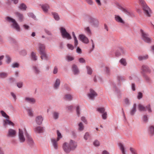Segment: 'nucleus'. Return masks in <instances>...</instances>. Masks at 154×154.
<instances>
[{
  "label": "nucleus",
  "instance_id": "nucleus-1",
  "mask_svg": "<svg viewBox=\"0 0 154 154\" xmlns=\"http://www.w3.org/2000/svg\"><path fill=\"white\" fill-rule=\"evenodd\" d=\"M5 19L7 21L12 23L11 25L12 27L15 29L17 31L20 32V26L15 19L9 17H6Z\"/></svg>",
  "mask_w": 154,
  "mask_h": 154
},
{
  "label": "nucleus",
  "instance_id": "nucleus-2",
  "mask_svg": "<svg viewBox=\"0 0 154 154\" xmlns=\"http://www.w3.org/2000/svg\"><path fill=\"white\" fill-rule=\"evenodd\" d=\"M28 133L26 130L24 131L20 129H19L18 140L21 143H24L26 140V135L25 133Z\"/></svg>",
  "mask_w": 154,
  "mask_h": 154
},
{
  "label": "nucleus",
  "instance_id": "nucleus-3",
  "mask_svg": "<svg viewBox=\"0 0 154 154\" xmlns=\"http://www.w3.org/2000/svg\"><path fill=\"white\" fill-rule=\"evenodd\" d=\"M140 31L142 39L146 43H150L151 39L149 37V35L142 29H141Z\"/></svg>",
  "mask_w": 154,
  "mask_h": 154
},
{
  "label": "nucleus",
  "instance_id": "nucleus-4",
  "mask_svg": "<svg viewBox=\"0 0 154 154\" xmlns=\"http://www.w3.org/2000/svg\"><path fill=\"white\" fill-rule=\"evenodd\" d=\"M60 30L63 38H67L68 40L71 39L72 37L71 35L67 32L65 28L61 27L60 28Z\"/></svg>",
  "mask_w": 154,
  "mask_h": 154
},
{
  "label": "nucleus",
  "instance_id": "nucleus-5",
  "mask_svg": "<svg viewBox=\"0 0 154 154\" xmlns=\"http://www.w3.org/2000/svg\"><path fill=\"white\" fill-rule=\"evenodd\" d=\"M89 21L91 25L94 27H97L99 26V21L96 18L90 17L89 19Z\"/></svg>",
  "mask_w": 154,
  "mask_h": 154
},
{
  "label": "nucleus",
  "instance_id": "nucleus-6",
  "mask_svg": "<svg viewBox=\"0 0 154 154\" xmlns=\"http://www.w3.org/2000/svg\"><path fill=\"white\" fill-rule=\"evenodd\" d=\"M142 8L144 14L147 17H150L152 12L149 7L146 5H144Z\"/></svg>",
  "mask_w": 154,
  "mask_h": 154
},
{
  "label": "nucleus",
  "instance_id": "nucleus-7",
  "mask_svg": "<svg viewBox=\"0 0 154 154\" xmlns=\"http://www.w3.org/2000/svg\"><path fill=\"white\" fill-rule=\"evenodd\" d=\"M16 134L15 130L10 128L8 130L7 136L8 137H14L16 136Z\"/></svg>",
  "mask_w": 154,
  "mask_h": 154
},
{
  "label": "nucleus",
  "instance_id": "nucleus-8",
  "mask_svg": "<svg viewBox=\"0 0 154 154\" xmlns=\"http://www.w3.org/2000/svg\"><path fill=\"white\" fill-rule=\"evenodd\" d=\"M63 148L64 152L66 153H69L71 150L69 143H64L63 145Z\"/></svg>",
  "mask_w": 154,
  "mask_h": 154
},
{
  "label": "nucleus",
  "instance_id": "nucleus-9",
  "mask_svg": "<svg viewBox=\"0 0 154 154\" xmlns=\"http://www.w3.org/2000/svg\"><path fill=\"white\" fill-rule=\"evenodd\" d=\"M97 96V93L94 90L91 89L90 90V92L88 94V96L90 99L94 100Z\"/></svg>",
  "mask_w": 154,
  "mask_h": 154
},
{
  "label": "nucleus",
  "instance_id": "nucleus-10",
  "mask_svg": "<svg viewBox=\"0 0 154 154\" xmlns=\"http://www.w3.org/2000/svg\"><path fill=\"white\" fill-rule=\"evenodd\" d=\"M40 5L43 11L45 13L48 12L49 10L50 9L49 5L47 4Z\"/></svg>",
  "mask_w": 154,
  "mask_h": 154
},
{
  "label": "nucleus",
  "instance_id": "nucleus-11",
  "mask_svg": "<svg viewBox=\"0 0 154 154\" xmlns=\"http://www.w3.org/2000/svg\"><path fill=\"white\" fill-rule=\"evenodd\" d=\"M26 135V140L28 144L31 146H32L34 144V142L31 136L28 133L25 134Z\"/></svg>",
  "mask_w": 154,
  "mask_h": 154
},
{
  "label": "nucleus",
  "instance_id": "nucleus-12",
  "mask_svg": "<svg viewBox=\"0 0 154 154\" xmlns=\"http://www.w3.org/2000/svg\"><path fill=\"white\" fill-rule=\"evenodd\" d=\"M14 14L16 17L18 18L19 21L21 22L23 20L24 17L23 14L18 12H15L14 13Z\"/></svg>",
  "mask_w": 154,
  "mask_h": 154
},
{
  "label": "nucleus",
  "instance_id": "nucleus-13",
  "mask_svg": "<svg viewBox=\"0 0 154 154\" xmlns=\"http://www.w3.org/2000/svg\"><path fill=\"white\" fill-rule=\"evenodd\" d=\"M79 37L80 39L83 43L86 44L89 43L88 39L85 35H80Z\"/></svg>",
  "mask_w": 154,
  "mask_h": 154
},
{
  "label": "nucleus",
  "instance_id": "nucleus-14",
  "mask_svg": "<svg viewBox=\"0 0 154 154\" xmlns=\"http://www.w3.org/2000/svg\"><path fill=\"white\" fill-rule=\"evenodd\" d=\"M71 150H74L77 147V143L75 141L71 140L69 143Z\"/></svg>",
  "mask_w": 154,
  "mask_h": 154
},
{
  "label": "nucleus",
  "instance_id": "nucleus-15",
  "mask_svg": "<svg viewBox=\"0 0 154 154\" xmlns=\"http://www.w3.org/2000/svg\"><path fill=\"white\" fill-rule=\"evenodd\" d=\"M8 125L14 126V124L9 120V118H6V119L3 120V125L6 127Z\"/></svg>",
  "mask_w": 154,
  "mask_h": 154
},
{
  "label": "nucleus",
  "instance_id": "nucleus-16",
  "mask_svg": "<svg viewBox=\"0 0 154 154\" xmlns=\"http://www.w3.org/2000/svg\"><path fill=\"white\" fill-rule=\"evenodd\" d=\"M24 100L26 102L32 104H34L36 102L35 99L29 97H27L25 98Z\"/></svg>",
  "mask_w": 154,
  "mask_h": 154
},
{
  "label": "nucleus",
  "instance_id": "nucleus-17",
  "mask_svg": "<svg viewBox=\"0 0 154 154\" xmlns=\"http://www.w3.org/2000/svg\"><path fill=\"white\" fill-rule=\"evenodd\" d=\"M51 141L52 144V145L55 149H57L58 148V144L57 139L52 138L51 139Z\"/></svg>",
  "mask_w": 154,
  "mask_h": 154
},
{
  "label": "nucleus",
  "instance_id": "nucleus-18",
  "mask_svg": "<svg viewBox=\"0 0 154 154\" xmlns=\"http://www.w3.org/2000/svg\"><path fill=\"white\" fill-rule=\"evenodd\" d=\"M38 46L40 53L45 52V46L44 44L39 43L38 44Z\"/></svg>",
  "mask_w": 154,
  "mask_h": 154
},
{
  "label": "nucleus",
  "instance_id": "nucleus-19",
  "mask_svg": "<svg viewBox=\"0 0 154 154\" xmlns=\"http://www.w3.org/2000/svg\"><path fill=\"white\" fill-rule=\"evenodd\" d=\"M115 19L116 22L118 23L123 24L125 23L124 21L118 15H115Z\"/></svg>",
  "mask_w": 154,
  "mask_h": 154
},
{
  "label": "nucleus",
  "instance_id": "nucleus-20",
  "mask_svg": "<svg viewBox=\"0 0 154 154\" xmlns=\"http://www.w3.org/2000/svg\"><path fill=\"white\" fill-rule=\"evenodd\" d=\"M43 119L42 116H37L35 119V121L37 124L41 125L43 121Z\"/></svg>",
  "mask_w": 154,
  "mask_h": 154
},
{
  "label": "nucleus",
  "instance_id": "nucleus-21",
  "mask_svg": "<svg viewBox=\"0 0 154 154\" xmlns=\"http://www.w3.org/2000/svg\"><path fill=\"white\" fill-rule=\"evenodd\" d=\"M34 131L36 133H42L44 132V129L41 126H38L34 128Z\"/></svg>",
  "mask_w": 154,
  "mask_h": 154
},
{
  "label": "nucleus",
  "instance_id": "nucleus-22",
  "mask_svg": "<svg viewBox=\"0 0 154 154\" xmlns=\"http://www.w3.org/2000/svg\"><path fill=\"white\" fill-rule=\"evenodd\" d=\"M148 131L150 135H153L154 134V125L150 126L148 128Z\"/></svg>",
  "mask_w": 154,
  "mask_h": 154
},
{
  "label": "nucleus",
  "instance_id": "nucleus-23",
  "mask_svg": "<svg viewBox=\"0 0 154 154\" xmlns=\"http://www.w3.org/2000/svg\"><path fill=\"white\" fill-rule=\"evenodd\" d=\"M141 69L144 72H150V70L149 67L146 65H143L142 66Z\"/></svg>",
  "mask_w": 154,
  "mask_h": 154
},
{
  "label": "nucleus",
  "instance_id": "nucleus-24",
  "mask_svg": "<svg viewBox=\"0 0 154 154\" xmlns=\"http://www.w3.org/2000/svg\"><path fill=\"white\" fill-rule=\"evenodd\" d=\"M119 51L120 52V53H118L116 52V56H119L121 55V54H124L125 53V51L124 48L122 47H120L119 48Z\"/></svg>",
  "mask_w": 154,
  "mask_h": 154
},
{
  "label": "nucleus",
  "instance_id": "nucleus-25",
  "mask_svg": "<svg viewBox=\"0 0 154 154\" xmlns=\"http://www.w3.org/2000/svg\"><path fill=\"white\" fill-rule=\"evenodd\" d=\"M8 75V74L7 72H0V79H4L7 78Z\"/></svg>",
  "mask_w": 154,
  "mask_h": 154
},
{
  "label": "nucleus",
  "instance_id": "nucleus-26",
  "mask_svg": "<svg viewBox=\"0 0 154 154\" xmlns=\"http://www.w3.org/2000/svg\"><path fill=\"white\" fill-rule=\"evenodd\" d=\"M51 14L55 20L58 21L60 20V18L57 13L55 12H51Z\"/></svg>",
  "mask_w": 154,
  "mask_h": 154
},
{
  "label": "nucleus",
  "instance_id": "nucleus-27",
  "mask_svg": "<svg viewBox=\"0 0 154 154\" xmlns=\"http://www.w3.org/2000/svg\"><path fill=\"white\" fill-rule=\"evenodd\" d=\"M120 149L122 151V154H126L125 149L123 145L120 143L119 144Z\"/></svg>",
  "mask_w": 154,
  "mask_h": 154
},
{
  "label": "nucleus",
  "instance_id": "nucleus-28",
  "mask_svg": "<svg viewBox=\"0 0 154 154\" xmlns=\"http://www.w3.org/2000/svg\"><path fill=\"white\" fill-rule=\"evenodd\" d=\"M136 104H134L133 106V107L131 109L130 112V114L133 116L134 115V114H135V112H136Z\"/></svg>",
  "mask_w": 154,
  "mask_h": 154
},
{
  "label": "nucleus",
  "instance_id": "nucleus-29",
  "mask_svg": "<svg viewBox=\"0 0 154 154\" xmlns=\"http://www.w3.org/2000/svg\"><path fill=\"white\" fill-rule=\"evenodd\" d=\"M118 8L119 9L123 11L124 12L128 14H130V12L126 8H123L120 5L118 6Z\"/></svg>",
  "mask_w": 154,
  "mask_h": 154
},
{
  "label": "nucleus",
  "instance_id": "nucleus-30",
  "mask_svg": "<svg viewBox=\"0 0 154 154\" xmlns=\"http://www.w3.org/2000/svg\"><path fill=\"white\" fill-rule=\"evenodd\" d=\"M60 80L58 79H56L54 85V88L55 89H57L59 87L60 84Z\"/></svg>",
  "mask_w": 154,
  "mask_h": 154
},
{
  "label": "nucleus",
  "instance_id": "nucleus-31",
  "mask_svg": "<svg viewBox=\"0 0 154 154\" xmlns=\"http://www.w3.org/2000/svg\"><path fill=\"white\" fill-rule=\"evenodd\" d=\"M149 57L148 55H142L138 57V59L140 61L143 60L147 59Z\"/></svg>",
  "mask_w": 154,
  "mask_h": 154
},
{
  "label": "nucleus",
  "instance_id": "nucleus-32",
  "mask_svg": "<svg viewBox=\"0 0 154 154\" xmlns=\"http://www.w3.org/2000/svg\"><path fill=\"white\" fill-rule=\"evenodd\" d=\"M41 56V58L42 60H47L48 59V57L47 56L45 52H43L42 53H40Z\"/></svg>",
  "mask_w": 154,
  "mask_h": 154
},
{
  "label": "nucleus",
  "instance_id": "nucleus-33",
  "mask_svg": "<svg viewBox=\"0 0 154 154\" xmlns=\"http://www.w3.org/2000/svg\"><path fill=\"white\" fill-rule=\"evenodd\" d=\"M146 106H144L141 104H139L138 105V109L140 111H146Z\"/></svg>",
  "mask_w": 154,
  "mask_h": 154
},
{
  "label": "nucleus",
  "instance_id": "nucleus-34",
  "mask_svg": "<svg viewBox=\"0 0 154 154\" xmlns=\"http://www.w3.org/2000/svg\"><path fill=\"white\" fill-rule=\"evenodd\" d=\"M31 58L32 60L34 61H36L37 60V57L36 55V54L33 52L31 53Z\"/></svg>",
  "mask_w": 154,
  "mask_h": 154
},
{
  "label": "nucleus",
  "instance_id": "nucleus-35",
  "mask_svg": "<svg viewBox=\"0 0 154 154\" xmlns=\"http://www.w3.org/2000/svg\"><path fill=\"white\" fill-rule=\"evenodd\" d=\"M59 113L56 111H54L53 112L52 115L53 118L54 119H57L59 116Z\"/></svg>",
  "mask_w": 154,
  "mask_h": 154
},
{
  "label": "nucleus",
  "instance_id": "nucleus-36",
  "mask_svg": "<svg viewBox=\"0 0 154 154\" xmlns=\"http://www.w3.org/2000/svg\"><path fill=\"white\" fill-rule=\"evenodd\" d=\"M84 30L85 32L88 35H91L92 34V32L89 27H87L85 28Z\"/></svg>",
  "mask_w": 154,
  "mask_h": 154
},
{
  "label": "nucleus",
  "instance_id": "nucleus-37",
  "mask_svg": "<svg viewBox=\"0 0 154 154\" xmlns=\"http://www.w3.org/2000/svg\"><path fill=\"white\" fill-rule=\"evenodd\" d=\"M72 70L75 74H77L79 73V70L77 66L75 65H73L72 66Z\"/></svg>",
  "mask_w": 154,
  "mask_h": 154
},
{
  "label": "nucleus",
  "instance_id": "nucleus-38",
  "mask_svg": "<svg viewBox=\"0 0 154 154\" xmlns=\"http://www.w3.org/2000/svg\"><path fill=\"white\" fill-rule=\"evenodd\" d=\"M64 98L69 100H71L73 99V97L70 94H67L65 95L64 96Z\"/></svg>",
  "mask_w": 154,
  "mask_h": 154
},
{
  "label": "nucleus",
  "instance_id": "nucleus-39",
  "mask_svg": "<svg viewBox=\"0 0 154 154\" xmlns=\"http://www.w3.org/2000/svg\"><path fill=\"white\" fill-rule=\"evenodd\" d=\"M97 110L99 112L102 114L106 112L105 111V108L102 107L97 108Z\"/></svg>",
  "mask_w": 154,
  "mask_h": 154
},
{
  "label": "nucleus",
  "instance_id": "nucleus-40",
  "mask_svg": "<svg viewBox=\"0 0 154 154\" xmlns=\"http://www.w3.org/2000/svg\"><path fill=\"white\" fill-rule=\"evenodd\" d=\"M119 62L123 66H125L127 65L126 60L124 58H122L119 60Z\"/></svg>",
  "mask_w": 154,
  "mask_h": 154
},
{
  "label": "nucleus",
  "instance_id": "nucleus-41",
  "mask_svg": "<svg viewBox=\"0 0 154 154\" xmlns=\"http://www.w3.org/2000/svg\"><path fill=\"white\" fill-rule=\"evenodd\" d=\"M33 69L35 74H38L40 72V71L37 67L35 66H33Z\"/></svg>",
  "mask_w": 154,
  "mask_h": 154
},
{
  "label": "nucleus",
  "instance_id": "nucleus-42",
  "mask_svg": "<svg viewBox=\"0 0 154 154\" xmlns=\"http://www.w3.org/2000/svg\"><path fill=\"white\" fill-rule=\"evenodd\" d=\"M19 8L20 10H26V6L25 5L22 3L20 5Z\"/></svg>",
  "mask_w": 154,
  "mask_h": 154
},
{
  "label": "nucleus",
  "instance_id": "nucleus-43",
  "mask_svg": "<svg viewBox=\"0 0 154 154\" xmlns=\"http://www.w3.org/2000/svg\"><path fill=\"white\" fill-rule=\"evenodd\" d=\"M104 70L106 74L108 75L110 74V70L109 67L107 66L105 67Z\"/></svg>",
  "mask_w": 154,
  "mask_h": 154
},
{
  "label": "nucleus",
  "instance_id": "nucleus-44",
  "mask_svg": "<svg viewBox=\"0 0 154 154\" xmlns=\"http://www.w3.org/2000/svg\"><path fill=\"white\" fill-rule=\"evenodd\" d=\"M0 113H1L2 116L5 118L6 119L9 118V116H8L4 111L3 110L1 111Z\"/></svg>",
  "mask_w": 154,
  "mask_h": 154
},
{
  "label": "nucleus",
  "instance_id": "nucleus-45",
  "mask_svg": "<svg viewBox=\"0 0 154 154\" xmlns=\"http://www.w3.org/2000/svg\"><path fill=\"white\" fill-rule=\"evenodd\" d=\"M79 130L80 131H82L84 129V127L82 123L80 122L79 125Z\"/></svg>",
  "mask_w": 154,
  "mask_h": 154
},
{
  "label": "nucleus",
  "instance_id": "nucleus-46",
  "mask_svg": "<svg viewBox=\"0 0 154 154\" xmlns=\"http://www.w3.org/2000/svg\"><path fill=\"white\" fill-rule=\"evenodd\" d=\"M57 141H59L60 139L62 138V137L61 134L60 133V132L58 130L57 131Z\"/></svg>",
  "mask_w": 154,
  "mask_h": 154
},
{
  "label": "nucleus",
  "instance_id": "nucleus-47",
  "mask_svg": "<svg viewBox=\"0 0 154 154\" xmlns=\"http://www.w3.org/2000/svg\"><path fill=\"white\" fill-rule=\"evenodd\" d=\"M90 137V134L89 133L87 132L85 133L84 136V138L85 140H87L89 139Z\"/></svg>",
  "mask_w": 154,
  "mask_h": 154
},
{
  "label": "nucleus",
  "instance_id": "nucleus-48",
  "mask_svg": "<svg viewBox=\"0 0 154 154\" xmlns=\"http://www.w3.org/2000/svg\"><path fill=\"white\" fill-rule=\"evenodd\" d=\"M66 60L68 61H71L74 60V58L72 56L67 55L66 57Z\"/></svg>",
  "mask_w": 154,
  "mask_h": 154
},
{
  "label": "nucleus",
  "instance_id": "nucleus-49",
  "mask_svg": "<svg viewBox=\"0 0 154 154\" xmlns=\"http://www.w3.org/2000/svg\"><path fill=\"white\" fill-rule=\"evenodd\" d=\"M130 150L132 154H137L136 150L132 147L130 148Z\"/></svg>",
  "mask_w": 154,
  "mask_h": 154
},
{
  "label": "nucleus",
  "instance_id": "nucleus-50",
  "mask_svg": "<svg viewBox=\"0 0 154 154\" xmlns=\"http://www.w3.org/2000/svg\"><path fill=\"white\" fill-rule=\"evenodd\" d=\"M117 79L118 80L120 81H122L125 80V77L121 76H118L117 77Z\"/></svg>",
  "mask_w": 154,
  "mask_h": 154
},
{
  "label": "nucleus",
  "instance_id": "nucleus-51",
  "mask_svg": "<svg viewBox=\"0 0 154 154\" xmlns=\"http://www.w3.org/2000/svg\"><path fill=\"white\" fill-rule=\"evenodd\" d=\"M86 68L87 70L88 73V74H91L92 73V70L91 68L88 66H86Z\"/></svg>",
  "mask_w": 154,
  "mask_h": 154
},
{
  "label": "nucleus",
  "instance_id": "nucleus-52",
  "mask_svg": "<svg viewBox=\"0 0 154 154\" xmlns=\"http://www.w3.org/2000/svg\"><path fill=\"white\" fill-rule=\"evenodd\" d=\"M19 66V64L17 63H14L12 64V67L13 68H18Z\"/></svg>",
  "mask_w": 154,
  "mask_h": 154
},
{
  "label": "nucleus",
  "instance_id": "nucleus-53",
  "mask_svg": "<svg viewBox=\"0 0 154 154\" xmlns=\"http://www.w3.org/2000/svg\"><path fill=\"white\" fill-rule=\"evenodd\" d=\"M87 3L89 5H92L94 4V2L92 0H85Z\"/></svg>",
  "mask_w": 154,
  "mask_h": 154
},
{
  "label": "nucleus",
  "instance_id": "nucleus-54",
  "mask_svg": "<svg viewBox=\"0 0 154 154\" xmlns=\"http://www.w3.org/2000/svg\"><path fill=\"white\" fill-rule=\"evenodd\" d=\"M102 116L103 119H106L107 117V113L106 112H105L104 113H102Z\"/></svg>",
  "mask_w": 154,
  "mask_h": 154
},
{
  "label": "nucleus",
  "instance_id": "nucleus-55",
  "mask_svg": "<svg viewBox=\"0 0 154 154\" xmlns=\"http://www.w3.org/2000/svg\"><path fill=\"white\" fill-rule=\"evenodd\" d=\"M67 46L68 48L71 50H72L74 48V46L71 44H67Z\"/></svg>",
  "mask_w": 154,
  "mask_h": 154
},
{
  "label": "nucleus",
  "instance_id": "nucleus-56",
  "mask_svg": "<svg viewBox=\"0 0 154 154\" xmlns=\"http://www.w3.org/2000/svg\"><path fill=\"white\" fill-rule=\"evenodd\" d=\"M27 111L28 114L29 116H31V117H32L33 116V113H32V111L31 109H28L27 110Z\"/></svg>",
  "mask_w": 154,
  "mask_h": 154
},
{
  "label": "nucleus",
  "instance_id": "nucleus-57",
  "mask_svg": "<svg viewBox=\"0 0 154 154\" xmlns=\"http://www.w3.org/2000/svg\"><path fill=\"white\" fill-rule=\"evenodd\" d=\"M80 108L79 106H78L76 108V112L78 116H79V115L80 114Z\"/></svg>",
  "mask_w": 154,
  "mask_h": 154
},
{
  "label": "nucleus",
  "instance_id": "nucleus-58",
  "mask_svg": "<svg viewBox=\"0 0 154 154\" xmlns=\"http://www.w3.org/2000/svg\"><path fill=\"white\" fill-rule=\"evenodd\" d=\"M146 110L147 109L148 110L149 112H151L152 110L150 107V105L149 104L147 106H146Z\"/></svg>",
  "mask_w": 154,
  "mask_h": 154
},
{
  "label": "nucleus",
  "instance_id": "nucleus-59",
  "mask_svg": "<svg viewBox=\"0 0 154 154\" xmlns=\"http://www.w3.org/2000/svg\"><path fill=\"white\" fill-rule=\"evenodd\" d=\"M28 15L29 17H31L34 19H35L36 18L35 16L32 13H29L28 14Z\"/></svg>",
  "mask_w": 154,
  "mask_h": 154
},
{
  "label": "nucleus",
  "instance_id": "nucleus-60",
  "mask_svg": "<svg viewBox=\"0 0 154 154\" xmlns=\"http://www.w3.org/2000/svg\"><path fill=\"white\" fill-rule=\"evenodd\" d=\"M17 85L18 88H20L22 87L23 86V82H20L17 83Z\"/></svg>",
  "mask_w": 154,
  "mask_h": 154
},
{
  "label": "nucleus",
  "instance_id": "nucleus-61",
  "mask_svg": "<svg viewBox=\"0 0 154 154\" xmlns=\"http://www.w3.org/2000/svg\"><path fill=\"white\" fill-rule=\"evenodd\" d=\"M6 57L7 58L6 62L7 63H9L11 62V58L8 55L6 56Z\"/></svg>",
  "mask_w": 154,
  "mask_h": 154
},
{
  "label": "nucleus",
  "instance_id": "nucleus-62",
  "mask_svg": "<svg viewBox=\"0 0 154 154\" xmlns=\"http://www.w3.org/2000/svg\"><path fill=\"white\" fill-rule=\"evenodd\" d=\"M93 144L96 146H98L100 145L99 142L97 140H95L93 143Z\"/></svg>",
  "mask_w": 154,
  "mask_h": 154
},
{
  "label": "nucleus",
  "instance_id": "nucleus-63",
  "mask_svg": "<svg viewBox=\"0 0 154 154\" xmlns=\"http://www.w3.org/2000/svg\"><path fill=\"white\" fill-rule=\"evenodd\" d=\"M74 45L75 46L77 47L78 44V42L77 38H74Z\"/></svg>",
  "mask_w": 154,
  "mask_h": 154
},
{
  "label": "nucleus",
  "instance_id": "nucleus-64",
  "mask_svg": "<svg viewBox=\"0 0 154 154\" xmlns=\"http://www.w3.org/2000/svg\"><path fill=\"white\" fill-rule=\"evenodd\" d=\"M58 72V68L57 67L55 66L54 67L53 71V73L54 74H56Z\"/></svg>",
  "mask_w": 154,
  "mask_h": 154
}]
</instances>
